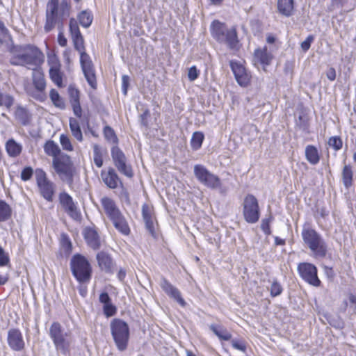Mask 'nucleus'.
<instances>
[{
  "mask_svg": "<svg viewBox=\"0 0 356 356\" xmlns=\"http://www.w3.org/2000/svg\"><path fill=\"white\" fill-rule=\"evenodd\" d=\"M44 61V55L35 46L25 45L17 48L15 54L11 58L10 63L14 65H22L33 71Z\"/></svg>",
  "mask_w": 356,
  "mask_h": 356,
  "instance_id": "f257e3e1",
  "label": "nucleus"
},
{
  "mask_svg": "<svg viewBox=\"0 0 356 356\" xmlns=\"http://www.w3.org/2000/svg\"><path fill=\"white\" fill-rule=\"evenodd\" d=\"M302 238L316 257H325L327 252V245L321 235L315 229L304 227L301 232Z\"/></svg>",
  "mask_w": 356,
  "mask_h": 356,
  "instance_id": "f03ea898",
  "label": "nucleus"
},
{
  "mask_svg": "<svg viewBox=\"0 0 356 356\" xmlns=\"http://www.w3.org/2000/svg\"><path fill=\"white\" fill-rule=\"evenodd\" d=\"M70 270L78 282L84 284L90 282L92 277V266L86 257L75 254L70 260Z\"/></svg>",
  "mask_w": 356,
  "mask_h": 356,
  "instance_id": "7ed1b4c3",
  "label": "nucleus"
},
{
  "mask_svg": "<svg viewBox=\"0 0 356 356\" xmlns=\"http://www.w3.org/2000/svg\"><path fill=\"white\" fill-rule=\"evenodd\" d=\"M49 336L55 346L56 349L66 355L70 351V346L73 341L70 332H65L61 325L54 322L49 328Z\"/></svg>",
  "mask_w": 356,
  "mask_h": 356,
  "instance_id": "20e7f679",
  "label": "nucleus"
},
{
  "mask_svg": "<svg viewBox=\"0 0 356 356\" xmlns=\"http://www.w3.org/2000/svg\"><path fill=\"white\" fill-rule=\"evenodd\" d=\"M111 332L120 351H124L127 348L129 339V327L128 324L119 318H114L111 322Z\"/></svg>",
  "mask_w": 356,
  "mask_h": 356,
  "instance_id": "39448f33",
  "label": "nucleus"
},
{
  "mask_svg": "<svg viewBox=\"0 0 356 356\" xmlns=\"http://www.w3.org/2000/svg\"><path fill=\"white\" fill-rule=\"evenodd\" d=\"M52 164L55 171L63 181L72 182L74 167L70 156L62 154L58 158L53 159Z\"/></svg>",
  "mask_w": 356,
  "mask_h": 356,
  "instance_id": "423d86ee",
  "label": "nucleus"
},
{
  "mask_svg": "<svg viewBox=\"0 0 356 356\" xmlns=\"http://www.w3.org/2000/svg\"><path fill=\"white\" fill-rule=\"evenodd\" d=\"M56 25L62 29L63 25V14L58 11V0H50L46 9V22L44 26L45 32L51 31Z\"/></svg>",
  "mask_w": 356,
  "mask_h": 356,
  "instance_id": "0eeeda50",
  "label": "nucleus"
},
{
  "mask_svg": "<svg viewBox=\"0 0 356 356\" xmlns=\"http://www.w3.org/2000/svg\"><path fill=\"white\" fill-rule=\"evenodd\" d=\"M35 177L42 197L48 202H52L56 189L55 184L47 178L46 172L40 168L35 170Z\"/></svg>",
  "mask_w": 356,
  "mask_h": 356,
  "instance_id": "6e6552de",
  "label": "nucleus"
},
{
  "mask_svg": "<svg viewBox=\"0 0 356 356\" xmlns=\"http://www.w3.org/2000/svg\"><path fill=\"white\" fill-rule=\"evenodd\" d=\"M243 216L248 223H255L260 216L259 204L257 198L251 194L245 196L243 200Z\"/></svg>",
  "mask_w": 356,
  "mask_h": 356,
  "instance_id": "1a4fd4ad",
  "label": "nucleus"
},
{
  "mask_svg": "<svg viewBox=\"0 0 356 356\" xmlns=\"http://www.w3.org/2000/svg\"><path fill=\"white\" fill-rule=\"evenodd\" d=\"M80 53V63L84 76L89 84L93 88H97V79L95 70L90 56L85 52V49L78 51Z\"/></svg>",
  "mask_w": 356,
  "mask_h": 356,
  "instance_id": "9d476101",
  "label": "nucleus"
},
{
  "mask_svg": "<svg viewBox=\"0 0 356 356\" xmlns=\"http://www.w3.org/2000/svg\"><path fill=\"white\" fill-rule=\"evenodd\" d=\"M244 63L243 60H232L229 62L235 79L242 87L248 86L251 79V75L245 67Z\"/></svg>",
  "mask_w": 356,
  "mask_h": 356,
  "instance_id": "9b49d317",
  "label": "nucleus"
},
{
  "mask_svg": "<svg viewBox=\"0 0 356 356\" xmlns=\"http://www.w3.org/2000/svg\"><path fill=\"white\" fill-rule=\"evenodd\" d=\"M111 157L115 166L120 173L127 177H133L131 167L127 163L125 154L118 146L112 147Z\"/></svg>",
  "mask_w": 356,
  "mask_h": 356,
  "instance_id": "f8f14e48",
  "label": "nucleus"
},
{
  "mask_svg": "<svg viewBox=\"0 0 356 356\" xmlns=\"http://www.w3.org/2000/svg\"><path fill=\"white\" fill-rule=\"evenodd\" d=\"M194 174L197 180L207 187L214 188L220 184V179L202 165L198 164L194 166Z\"/></svg>",
  "mask_w": 356,
  "mask_h": 356,
  "instance_id": "ddd939ff",
  "label": "nucleus"
},
{
  "mask_svg": "<svg viewBox=\"0 0 356 356\" xmlns=\"http://www.w3.org/2000/svg\"><path fill=\"white\" fill-rule=\"evenodd\" d=\"M298 271L300 277L309 284L319 286L321 281L317 275L316 267L310 263H300L298 266Z\"/></svg>",
  "mask_w": 356,
  "mask_h": 356,
  "instance_id": "4468645a",
  "label": "nucleus"
},
{
  "mask_svg": "<svg viewBox=\"0 0 356 356\" xmlns=\"http://www.w3.org/2000/svg\"><path fill=\"white\" fill-rule=\"evenodd\" d=\"M32 78L35 90L29 92V93L36 100L42 102L46 97L44 92L46 88V82L44 74L40 71L34 70L33 72Z\"/></svg>",
  "mask_w": 356,
  "mask_h": 356,
  "instance_id": "2eb2a0df",
  "label": "nucleus"
},
{
  "mask_svg": "<svg viewBox=\"0 0 356 356\" xmlns=\"http://www.w3.org/2000/svg\"><path fill=\"white\" fill-rule=\"evenodd\" d=\"M59 202L69 216L74 220L80 219V211L72 197L67 193L62 192L60 193Z\"/></svg>",
  "mask_w": 356,
  "mask_h": 356,
  "instance_id": "dca6fc26",
  "label": "nucleus"
},
{
  "mask_svg": "<svg viewBox=\"0 0 356 356\" xmlns=\"http://www.w3.org/2000/svg\"><path fill=\"white\" fill-rule=\"evenodd\" d=\"M48 64L49 65V76L51 81L59 88L63 86V73L60 70L61 65L55 56L48 58Z\"/></svg>",
  "mask_w": 356,
  "mask_h": 356,
  "instance_id": "f3484780",
  "label": "nucleus"
},
{
  "mask_svg": "<svg viewBox=\"0 0 356 356\" xmlns=\"http://www.w3.org/2000/svg\"><path fill=\"white\" fill-rule=\"evenodd\" d=\"M160 286L169 297L176 300L181 307L186 305V302L181 297L179 290L173 286L167 279L161 277Z\"/></svg>",
  "mask_w": 356,
  "mask_h": 356,
  "instance_id": "a211bd4d",
  "label": "nucleus"
},
{
  "mask_svg": "<svg viewBox=\"0 0 356 356\" xmlns=\"http://www.w3.org/2000/svg\"><path fill=\"white\" fill-rule=\"evenodd\" d=\"M69 28L74 49L77 51H82L85 49L84 40L80 32L77 21L75 19H70Z\"/></svg>",
  "mask_w": 356,
  "mask_h": 356,
  "instance_id": "6ab92c4d",
  "label": "nucleus"
},
{
  "mask_svg": "<svg viewBox=\"0 0 356 356\" xmlns=\"http://www.w3.org/2000/svg\"><path fill=\"white\" fill-rule=\"evenodd\" d=\"M8 343L15 351H21L24 348V341L22 332L17 329H11L8 332Z\"/></svg>",
  "mask_w": 356,
  "mask_h": 356,
  "instance_id": "aec40b11",
  "label": "nucleus"
},
{
  "mask_svg": "<svg viewBox=\"0 0 356 356\" xmlns=\"http://www.w3.org/2000/svg\"><path fill=\"white\" fill-rule=\"evenodd\" d=\"M97 260L100 269L106 273H113L115 264L112 257L105 252H99L97 254Z\"/></svg>",
  "mask_w": 356,
  "mask_h": 356,
  "instance_id": "412c9836",
  "label": "nucleus"
},
{
  "mask_svg": "<svg viewBox=\"0 0 356 356\" xmlns=\"http://www.w3.org/2000/svg\"><path fill=\"white\" fill-rule=\"evenodd\" d=\"M101 204L110 220L122 213L115 201L108 197H103L101 199Z\"/></svg>",
  "mask_w": 356,
  "mask_h": 356,
  "instance_id": "4be33fe9",
  "label": "nucleus"
},
{
  "mask_svg": "<svg viewBox=\"0 0 356 356\" xmlns=\"http://www.w3.org/2000/svg\"><path fill=\"white\" fill-rule=\"evenodd\" d=\"M272 59L273 56L266 47L262 49L259 48L255 49L254 53V62L255 64L257 63H260L264 70H266V67L270 64Z\"/></svg>",
  "mask_w": 356,
  "mask_h": 356,
  "instance_id": "5701e85b",
  "label": "nucleus"
},
{
  "mask_svg": "<svg viewBox=\"0 0 356 356\" xmlns=\"http://www.w3.org/2000/svg\"><path fill=\"white\" fill-rule=\"evenodd\" d=\"M101 177L104 183L111 189H115L118 186L120 179L115 170L109 168L107 171L102 170Z\"/></svg>",
  "mask_w": 356,
  "mask_h": 356,
  "instance_id": "b1692460",
  "label": "nucleus"
},
{
  "mask_svg": "<svg viewBox=\"0 0 356 356\" xmlns=\"http://www.w3.org/2000/svg\"><path fill=\"white\" fill-rule=\"evenodd\" d=\"M225 40L228 48L232 51V54H236L240 49L241 44L238 39L236 31L234 28L227 31Z\"/></svg>",
  "mask_w": 356,
  "mask_h": 356,
  "instance_id": "393cba45",
  "label": "nucleus"
},
{
  "mask_svg": "<svg viewBox=\"0 0 356 356\" xmlns=\"http://www.w3.org/2000/svg\"><path fill=\"white\" fill-rule=\"evenodd\" d=\"M84 237L88 245L92 249L97 250L100 247L99 236L95 229L91 227L86 228Z\"/></svg>",
  "mask_w": 356,
  "mask_h": 356,
  "instance_id": "a878e982",
  "label": "nucleus"
},
{
  "mask_svg": "<svg viewBox=\"0 0 356 356\" xmlns=\"http://www.w3.org/2000/svg\"><path fill=\"white\" fill-rule=\"evenodd\" d=\"M111 221L113 222V225L115 227V228L122 234L127 236L130 234L129 226L122 213H120V215L117 216L116 217L111 220Z\"/></svg>",
  "mask_w": 356,
  "mask_h": 356,
  "instance_id": "bb28decb",
  "label": "nucleus"
},
{
  "mask_svg": "<svg viewBox=\"0 0 356 356\" xmlns=\"http://www.w3.org/2000/svg\"><path fill=\"white\" fill-rule=\"evenodd\" d=\"M142 215L145 223L146 229L153 236H155V228L152 216V211L149 206L144 204L142 207Z\"/></svg>",
  "mask_w": 356,
  "mask_h": 356,
  "instance_id": "cd10ccee",
  "label": "nucleus"
},
{
  "mask_svg": "<svg viewBox=\"0 0 356 356\" xmlns=\"http://www.w3.org/2000/svg\"><path fill=\"white\" fill-rule=\"evenodd\" d=\"M294 8L293 0H277V9L280 13L285 17L293 15Z\"/></svg>",
  "mask_w": 356,
  "mask_h": 356,
  "instance_id": "c85d7f7f",
  "label": "nucleus"
},
{
  "mask_svg": "<svg viewBox=\"0 0 356 356\" xmlns=\"http://www.w3.org/2000/svg\"><path fill=\"white\" fill-rule=\"evenodd\" d=\"M6 150L10 157H17L22 151V145L14 139H9L6 143Z\"/></svg>",
  "mask_w": 356,
  "mask_h": 356,
  "instance_id": "c756f323",
  "label": "nucleus"
},
{
  "mask_svg": "<svg viewBox=\"0 0 356 356\" xmlns=\"http://www.w3.org/2000/svg\"><path fill=\"white\" fill-rule=\"evenodd\" d=\"M305 156L307 161L312 165L317 164L320 160L317 148L311 145H307L305 148Z\"/></svg>",
  "mask_w": 356,
  "mask_h": 356,
  "instance_id": "7c9ffc66",
  "label": "nucleus"
},
{
  "mask_svg": "<svg viewBox=\"0 0 356 356\" xmlns=\"http://www.w3.org/2000/svg\"><path fill=\"white\" fill-rule=\"evenodd\" d=\"M44 150L47 155L53 156V159L58 158L63 154L59 146L53 140H49L45 143Z\"/></svg>",
  "mask_w": 356,
  "mask_h": 356,
  "instance_id": "2f4dec72",
  "label": "nucleus"
},
{
  "mask_svg": "<svg viewBox=\"0 0 356 356\" xmlns=\"http://www.w3.org/2000/svg\"><path fill=\"white\" fill-rule=\"evenodd\" d=\"M70 128L74 138H76L79 142H82L83 139V134L78 120L70 118Z\"/></svg>",
  "mask_w": 356,
  "mask_h": 356,
  "instance_id": "473e14b6",
  "label": "nucleus"
},
{
  "mask_svg": "<svg viewBox=\"0 0 356 356\" xmlns=\"http://www.w3.org/2000/svg\"><path fill=\"white\" fill-rule=\"evenodd\" d=\"M211 33L214 39L220 43L222 42V24L214 20L211 25Z\"/></svg>",
  "mask_w": 356,
  "mask_h": 356,
  "instance_id": "72a5a7b5",
  "label": "nucleus"
},
{
  "mask_svg": "<svg viewBox=\"0 0 356 356\" xmlns=\"http://www.w3.org/2000/svg\"><path fill=\"white\" fill-rule=\"evenodd\" d=\"M15 117L23 125H27L31 122V115L22 107H18L15 111Z\"/></svg>",
  "mask_w": 356,
  "mask_h": 356,
  "instance_id": "f704fd0d",
  "label": "nucleus"
},
{
  "mask_svg": "<svg viewBox=\"0 0 356 356\" xmlns=\"http://www.w3.org/2000/svg\"><path fill=\"white\" fill-rule=\"evenodd\" d=\"M204 136L202 132L195 131L193 134L191 139V146L193 150H198L203 143Z\"/></svg>",
  "mask_w": 356,
  "mask_h": 356,
  "instance_id": "c9c22d12",
  "label": "nucleus"
},
{
  "mask_svg": "<svg viewBox=\"0 0 356 356\" xmlns=\"http://www.w3.org/2000/svg\"><path fill=\"white\" fill-rule=\"evenodd\" d=\"M78 19L83 27L88 28L92 22L93 16L91 12L88 10H83L79 14Z\"/></svg>",
  "mask_w": 356,
  "mask_h": 356,
  "instance_id": "e433bc0d",
  "label": "nucleus"
},
{
  "mask_svg": "<svg viewBox=\"0 0 356 356\" xmlns=\"http://www.w3.org/2000/svg\"><path fill=\"white\" fill-rule=\"evenodd\" d=\"M12 213L10 207L3 200H0V222H4L8 220Z\"/></svg>",
  "mask_w": 356,
  "mask_h": 356,
  "instance_id": "4c0bfd02",
  "label": "nucleus"
},
{
  "mask_svg": "<svg viewBox=\"0 0 356 356\" xmlns=\"http://www.w3.org/2000/svg\"><path fill=\"white\" fill-rule=\"evenodd\" d=\"M353 171L350 165H345L342 172L343 183L348 188L353 183Z\"/></svg>",
  "mask_w": 356,
  "mask_h": 356,
  "instance_id": "58836bf2",
  "label": "nucleus"
},
{
  "mask_svg": "<svg viewBox=\"0 0 356 356\" xmlns=\"http://www.w3.org/2000/svg\"><path fill=\"white\" fill-rule=\"evenodd\" d=\"M93 149V161L97 168H101L103 165L102 152L101 147L95 144L92 147Z\"/></svg>",
  "mask_w": 356,
  "mask_h": 356,
  "instance_id": "ea45409f",
  "label": "nucleus"
},
{
  "mask_svg": "<svg viewBox=\"0 0 356 356\" xmlns=\"http://www.w3.org/2000/svg\"><path fill=\"white\" fill-rule=\"evenodd\" d=\"M49 97L56 107L59 108H64L65 104L56 90L51 89L49 92Z\"/></svg>",
  "mask_w": 356,
  "mask_h": 356,
  "instance_id": "a19ab883",
  "label": "nucleus"
},
{
  "mask_svg": "<svg viewBox=\"0 0 356 356\" xmlns=\"http://www.w3.org/2000/svg\"><path fill=\"white\" fill-rule=\"evenodd\" d=\"M104 135L105 138L114 144H117L118 142V137L116 136L114 130L109 126H106L104 128Z\"/></svg>",
  "mask_w": 356,
  "mask_h": 356,
  "instance_id": "79ce46f5",
  "label": "nucleus"
},
{
  "mask_svg": "<svg viewBox=\"0 0 356 356\" xmlns=\"http://www.w3.org/2000/svg\"><path fill=\"white\" fill-rule=\"evenodd\" d=\"M13 102H14V99L11 95H10L8 94L2 93L0 91V106H5L7 108H10L12 106V105L13 104Z\"/></svg>",
  "mask_w": 356,
  "mask_h": 356,
  "instance_id": "37998d69",
  "label": "nucleus"
},
{
  "mask_svg": "<svg viewBox=\"0 0 356 356\" xmlns=\"http://www.w3.org/2000/svg\"><path fill=\"white\" fill-rule=\"evenodd\" d=\"M60 143L64 150L69 152L73 151V145H72L71 141L67 136L61 134L60 136Z\"/></svg>",
  "mask_w": 356,
  "mask_h": 356,
  "instance_id": "c03bdc74",
  "label": "nucleus"
},
{
  "mask_svg": "<svg viewBox=\"0 0 356 356\" xmlns=\"http://www.w3.org/2000/svg\"><path fill=\"white\" fill-rule=\"evenodd\" d=\"M342 140L339 136L330 137L328 140V145L332 147L335 151L339 150L342 147Z\"/></svg>",
  "mask_w": 356,
  "mask_h": 356,
  "instance_id": "a18cd8bd",
  "label": "nucleus"
},
{
  "mask_svg": "<svg viewBox=\"0 0 356 356\" xmlns=\"http://www.w3.org/2000/svg\"><path fill=\"white\" fill-rule=\"evenodd\" d=\"M273 218L272 215H269L268 218H266L262 220L261 224V229L266 235H270L271 233L270 228V223L273 220Z\"/></svg>",
  "mask_w": 356,
  "mask_h": 356,
  "instance_id": "49530a36",
  "label": "nucleus"
},
{
  "mask_svg": "<svg viewBox=\"0 0 356 356\" xmlns=\"http://www.w3.org/2000/svg\"><path fill=\"white\" fill-rule=\"evenodd\" d=\"M283 291L282 286L277 281L273 282L271 284L270 291L272 297H276L280 296Z\"/></svg>",
  "mask_w": 356,
  "mask_h": 356,
  "instance_id": "de8ad7c7",
  "label": "nucleus"
},
{
  "mask_svg": "<svg viewBox=\"0 0 356 356\" xmlns=\"http://www.w3.org/2000/svg\"><path fill=\"white\" fill-rule=\"evenodd\" d=\"M10 38L8 29L6 27L4 23L0 21V43L2 44Z\"/></svg>",
  "mask_w": 356,
  "mask_h": 356,
  "instance_id": "09e8293b",
  "label": "nucleus"
},
{
  "mask_svg": "<svg viewBox=\"0 0 356 356\" xmlns=\"http://www.w3.org/2000/svg\"><path fill=\"white\" fill-rule=\"evenodd\" d=\"M104 314L106 317H111L115 314L117 312L116 307L111 303L103 305Z\"/></svg>",
  "mask_w": 356,
  "mask_h": 356,
  "instance_id": "8fccbe9b",
  "label": "nucleus"
},
{
  "mask_svg": "<svg viewBox=\"0 0 356 356\" xmlns=\"http://www.w3.org/2000/svg\"><path fill=\"white\" fill-rule=\"evenodd\" d=\"M232 346L238 350H240L241 352H245L246 350V346L245 342L238 339H234L231 341Z\"/></svg>",
  "mask_w": 356,
  "mask_h": 356,
  "instance_id": "3c124183",
  "label": "nucleus"
},
{
  "mask_svg": "<svg viewBox=\"0 0 356 356\" xmlns=\"http://www.w3.org/2000/svg\"><path fill=\"white\" fill-rule=\"evenodd\" d=\"M33 174V170L31 167H25L21 172V179L26 181L29 180Z\"/></svg>",
  "mask_w": 356,
  "mask_h": 356,
  "instance_id": "603ef678",
  "label": "nucleus"
},
{
  "mask_svg": "<svg viewBox=\"0 0 356 356\" xmlns=\"http://www.w3.org/2000/svg\"><path fill=\"white\" fill-rule=\"evenodd\" d=\"M10 262L8 254L5 252L4 250L0 246V267L7 266Z\"/></svg>",
  "mask_w": 356,
  "mask_h": 356,
  "instance_id": "864d4df0",
  "label": "nucleus"
},
{
  "mask_svg": "<svg viewBox=\"0 0 356 356\" xmlns=\"http://www.w3.org/2000/svg\"><path fill=\"white\" fill-rule=\"evenodd\" d=\"M200 75V71L193 65L188 69V78L191 81H193L197 79Z\"/></svg>",
  "mask_w": 356,
  "mask_h": 356,
  "instance_id": "5fc2aeb1",
  "label": "nucleus"
},
{
  "mask_svg": "<svg viewBox=\"0 0 356 356\" xmlns=\"http://www.w3.org/2000/svg\"><path fill=\"white\" fill-rule=\"evenodd\" d=\"M69 94L71 103L79 102V91L77 89L70 87Z\"/></svg>",
  "mask_w": 356,
  "mask_h": 356,
  "instance_id": "6e6d98bb",
  "label": "nucleus"
},
{
  "mask_svg": "<svg viewBox=\"0 0 356 356\" xmlns=\"http://www.w3.org/2000/svg\"><path fill=\"white\" fill-rule=\"evenodd\" d=\"M129 85V76L128 75H123L122 76V92L124 95L127 94Z\"/></svg>",
  "mask_w": 356,
  "mask_h": 356,
  "instance_id": "4d7b16f0",
  "label": "nucleus"
},
{
  "mask_svg": "<svg viewBox=\"0 0 356 356\" xmlns=\"http://www.w3.org/2000/svg\"><path fill=\"white\" fill-rule=\"evenodd\" d=\"M314 40L312 35H309L305 41L301 43V48L303 51L306 52L310 48L311 44Z\"/></svg>",
  "mask_w": 356,
  "mask_h": 356,
  "instance_id": "13d9d810",
  "label": "nucleus"
},
{
  "mask_svg": "<svg viewBox=\"0 0 356 356\" xmlns=\"http://www.w3.org/2000/svg\"><path fill=\"white\" fill-rule=\"evenodd\" d=\"M71 104H72V108H73L74 114L77 118H80L81 117V115H82V109H81V105H80V102L71 103Z\"/></svg>",
  "mask_w": 356,
  "mask_h": 356,
  "instance_id": "bf43d9fd",
  "label": "nucleus"
},
{
  "mask_svg": "<svg viewBox=\"0 0 356 356\" xmlns=\"http://www.w3.org/2000/svg\"><path fill=\"white\" fill-rule=\"evenodd\" d=\"M99 300L103 305L111 303V299L106 292H103L100 294Z\"/></svg>",
  "mask_w": 356,
  "mask_h": 356,
  "instance_id": "052dcab7",
  "label": "nucleus"
},
{
  "mask_svg": "<svg viewBox=\"0 0 356 356\" xmlns=\"http://www.w3.org/2000/svg\"><path fill=\"white\" fill-rule=\"evenodd\" d=\"M210 329L213 331V332L218 337L220 340L222 341V330L220 326H217L215 325H211L210 326Z\"/></svg>",
  "mask_w": 356,
  "mask_h": 356,
  "instance_id": "680f3d73",
  "label": "nucleus"
},
{
  "mask_svg": "<svg viewBox=\"0 0 356 356\" xmlns=\"http://www.w3.org/2000/svg\"><path fill=\"white\" fill-rule=\"evenodd\" d=\"M58 42L60 46L61 47H65L67 43V38L65 37L62 31H60L58 35Z\"/></svg>",
  "mask_w": 356,
  "mask_h": 356,
  "instance_id": "e2e57ef3",
  "label": "nucleus"
},
{
  "mask_svg": "<svg viewBox=\"0 0 356 356\" xmlns=\"http://www.w3.org/2000/svg\"><path fill=\"white\" fill-rule=\"evenodd\" d=\"M326 76L330 81H334L336 79V71L334 68H329L326 72Z\"/></svg>",
  "mask_w": 356,
  "mask_h": 356,
  "instance_id": "0e129e2a",
  "label": "nucleus"
},
{
  "mask_svg": "<svg viewBox=\"0 0 356 356\" xmlns=\"http://www.w3.org/2000/svg\"><path fill=\"white\" fill-rule=\"evenodd\" d=\"M349 301L352 304L353 312L356 314V296L350 294L349 296Z\"/></svg>",
  "mask_w": 356,
  "mask_h": 356,
  "instance_id": "69168bd1",
  "label": "nucleus"
},
{
  "mask_svg": "<svg viewBox=\"0 0 356 356\" xmlns=\"http://www.w3.org/2000/svg\"><path fill=\"white\" fill-rule=\"evenodd\" d=\"M330 324L333 327H335L339 328V329H342L343 327V323L340 319L334 321L330 323Z\"/></svg>",
  "mask_w": 356,
  "mask_h": 356,
  "instance_id": "338daca9",
  "label": "nucleus"
},
{
  "mask_svg": "<svg viewBox=\"0 0 356 356\" xmlns=\"http://www.w3.org/2000/svg\"><path fill=\"white\" fill-rule=\"evenodd\" d=\"M343 0H332V5L334 7L339 8L343 6Z\"/></svg>",
  "mask_w": 356,
  "mask_h": 356,
  "instance_id": "774afa93",
  "label": "nucleus"
}]
</instances>
